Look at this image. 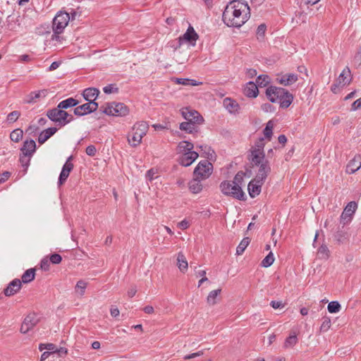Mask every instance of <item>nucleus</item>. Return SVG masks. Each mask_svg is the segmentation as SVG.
Listing matches in <instances>:
<instances>
[{
	"label": "nucleus",
	"instance_id": "nucleus-4",
	"mask_svg": "<svg viewBox=\"0 0 361 361\" xmlns=\"http://www.w3.org/2000/svg\"><path fill=\"white\" fill-rule=\"evenodd\" d=\"M221 192L238 200H245V195L242 188H238L232 181L224 180L219 185Z\"/></svg>",
	"mask_w": 361,
	"mask_h": 361
},
{
	"label": "nucleus",
	"instance_id": "nucleus-14",
	"mask_svg": "<svg viewBox=\"0 0 361 361\" xmlns=\"http://www.w3.org/2000/svg\"><path fill=\"white\" fill-rule=\"evenodd\" d=\"M181 114L187 121L186 122H193L200 124L204 121L203 117L197 111L190 110L188 108L183 109L181 110Z\"/></svg>",
	"mask_w": 361,
	"mask_h": 361
},
{
	"label": "nucleus",
	"instance_id": "nucleus-31",
	"mask_svg": "<svg viewBox=\"0 0 361 361\" xmlns=\"http://www.w3.org/2000/svg\"><path fill=\"white\" fill-rule=\"evenodd\" d=\"M197 124L198 123L193 122H183L180 124L179 128L187 133L192 134L198 132Z\"/></svg>",
	"mask_w": 361,
	"mask_h": 361
},
{
	"label": "nucleus",
	"instance_id": "nucleus-23",
	"mask_svg": "<svg viewBox=\"0 0 361 361\" xmlns=\"http://www.w3.org/2000/svg\"><path fill=\"white\" fill-rule=\"evenodd\" d=\"M223 105L230 114H237L240 109L238 103L229 97H226L224 99Z\"/></svg>",
	"mask_w": 361,
	"mask_h": 361
},
{
	"label": "nucleus",
	"instance_id": "nucleus-61",
	"mask_svg": "<svg viewBox=\"0 0 361 361\" xmlns=\"http://www.w3.org/2000/svg\"><path fill=\"white\" fill-rule=\"evenodd\" d=\"M44 348H46V349H47V350H50V351H51V352H50V353H51V354H54V353H56V351H54V350H55V349H56V346H55V345H54V344H53V343H47V344H45V345H44Z\"/></svg>",
	"mask_w": 361,
	"mask_h": 361
},
{
	"label": "nucleus",
	"instance_id": "nucleus-50",
	"mask_svg": "<svg viewBox=\"0 0 361 361\" xmlns=\"http://www.w3.org/2000/svg\"><path fill=\"white\" fill-rule=\"evenodd\" d=\"M266 25L264 24H261L258 26L257 30V36L258 39H263L265 32H266Z\"/></svg>",
	"mask_w": 361,
	"mask_h": 361
},
{
	"label": "nucleus",
	"instance_id": "nucleus-45",
	"mask_svg": "<svg viewBox=\"0 0 361 361\" xmlns=\"http://www.w3.org/2000/svg\"><path fill=\"white\" fill-rule=\"evenodd\" d=\"M341 307L338 302L331 301L328 304L327 309L330 313L338 312Z\"/></svg>",
	"mask_w": 361,
	"mask_h": 361
},
{
	"label": "nucleus",
	"instance_id": "nucleus-17",
	"mask_svg": "<svg viewBox=\"0 0 361 361\" xmlns=\"http://www.w3.org/2000/svg\"><path fill=\"white\" fill-rule=\"evenodd\" d=\"M284 88L275 86H270L266 90V95L268 99L272 103L278 102L281 94H283Z\"/></svg>",
	"mask_w": 361,
	"mask_h": 361
},
{
	"label": "nucleus",
	"instance_id": "nucleus-12",
	"mask_svg": "<svg viewBox=\"0 0 361 361\" xmlns=\"http://www.w3.org/2000/svg\"><path fill=\"white\" fill-rule=\"evenodd\" d=\"M197 39V34L195 31L194 28L190 25L184 35L178 39L177 47H180L185 42H188L192 45H195Z\"/></svg>",
	"mask_w": 361,
	"mask_h": 361
},
{
	"label": "nucleus",
	"instance_id": "nucleus-28",
	"mask_svg": "<svg viewBox=\"0 0 361 361\" xmlns=\"http://www.w3.org/2000/svg\"><path fill=\"white\" fill-rule=\"evenodd\" d=\"M202 180L203 179H200V178L194 176V178L189 182V189L192 193L197 194L202 191V185L201 183V180Z\"/></svg>",
	"mask_w": 361,
	"mask_h": 361
},
{
	"label": "nucleus",
	"instance_id": "nucleus-32",
	"mask_svg": "<svg viewBox=\"0 0 361 361\" xmlns=\"http://www.w3.org/2000/svg\"><path fill=\"white\" fill-rule=\"evenodd\" d=\"M177 266L182 273H185L188 268V263L183 252H180L177 255Z\"/></svg>",
	"mask_w": 361,
	"mask_h": 361
},
{
	"label": "nucleus",
	"instance_id": "nucleus-24",
	"mask_svg": "<svg viewBox=\"0 0 361 361\" xmlns=\"http://www.w3.org/2000/svg\"><path fill=\"white\" fill-rule=\"evenodd\" d=\"M99 94V90L94 87H88L83 91V97L88 102H95Z\"/></svg>",
	"mask_w": 361,
	"mask_h": 361
},
{
	"label": "nucleus",
	"instance_id": "nucleus-49",
	"mask_svg": "<svg viewBox=\"0 0 361 361\" xmlns=\"http://www.w3.org/2000/svg\"><path fill=\"white\" fill-rule=\"evenodd\" d=\"M20 116V113L18 111H13L11 112L7 116V121L10 123H13L16 121L19 116Z\"/></svg>",
	"mask_w": 361,
	"mask_h": 361
},
{
	"label": "nucleus",
	"instance_id": "nucleus-26",
	"mask_svg": "<svg viewBox=\"0 0 361 361\" xmlns=\"http://www.w3.org/2000/svg\"><path fill=\"white\" fill-rule=\"evenodd\" d=\"M36 143L33 140H25L20 150L23 155L32 156L35 152Z\"/></svg>",
	"mask_w": 361,
	"mask_h": 361
},
{
	"label": "nucleus",
	"instance_id": "nucleus-9",
	"mask_svg": "<svg viewBox=\"0 0 361 361\" xmlns=\"http://www.w3.org/2000/svg\"><path fill=\"white\" fill-rule=\"evenodd\" d=\"M357 208V204L355 202H350L344 208L343 212L341 215L340 222L343 225L348 224L351 219L353 215L355 214Z\"/></svg>",
	"mask_w": 361,
	"mask_h": 361
},
{
	"label": "nucleus",
	"instance_id": "nucleus-64",
	"mask_svg": "<svg viewBox=\"0 0 361 361\" xmlns=\"http://www.w3.org/2000/svg\"><path fill=\"white\" fill-rule=\"evenodd\" d=\"M137 293V289L135 287H131L129 288V290H128V296L129 298H133Z\"/></svg>",
	"mask_w": 361,
	"mask_h": 361
},
{
	"label": "nucleus",
	"instance_id": "nucleus-62",
	"mask_svg": "<svg viewBox=\"0 0 361 361\" xmlns=\"http://www.w3.org/2000/svg\"><path fill=\"white\" fill-rule=\"evenodd\" d=\"M110 313L113 317H116L119 315L120 311L117 307H111L110 309Z\"/></svg>",
	"mask_w": 361,
	"mask_h": 361
},
{
	"label": "nucleus",
	"instance_id": "nucleus-6",
	"mask_svg": "<svg viewBox=\"0 0 361 361\" xmlns=\"http://www.w3.org/2000/svg\"><path fill=\"white\" fill-rule=\"evenodd\" d=\"M68 116V113L62 108H59V105H57L56 108L49 109L47 111V116L51 121L56 123L59 127H63L67 125L66 118Z\"/></svg>",
	"mask_w": 361,
	"mask_h": 361
},
{
	"label": "nucleus",
	"instance_id": "nucleus-58",
	"mask_svg": "<svg viewBox=\"0 0 361 361\" xmlns=\"http://www.w3.org/2000/svg\"><path fill=\"white\" fill-rule=\"evenodd\" d=\"M11 176V173L8 171H5L3 173L0 174V184L5 182Z\"/></svg>",
	"mask_w": 361,
	"mask_h": 361
},
{
	"label": "nucleus",
	"instance_id": "nucleus-7",
	"mask_svg": "<svg viewBox=\"0 0 361 361\" xmlns=\"http://www.w3.org/2000/svg\"><path fill=\"white\" fill-rule=\"evenodd\" d=\"M213 171V166L208 160L200 161L195 167L193 176L200 179L208 178Z\"/></svg>",
	"mask_w": 361,
	"mask_h": 361
},
{
	"label": "nucleus",
	"instance_id": "nucleus-46",
	"mask_svg": "<svg viewBox=\"0 0 361 361\" xmlns=\"http://www.w3.org/2000/svg\"><path fill=\"white\" fill-rule=\"evenodd\" d=\"M353 63L355 67H359L361 65V46L357 49L353 57Z\"/></svg>",
	"mask_w": 361,
	"mask_h": 361
},
{
	"label": "nucleus",
	"instance_id": "nucleus-16",
	"mask_svg": "<svg viewBox=\"0 0 361 361\" xmlns=\"http://www.w3.org/2000/svg\"><path fill=\"white\" fill-rule=\"evenodd\" d=\"M198 156V153L196 152L181 154L178 157V163L183 166H189L197 159Z\"/></svg>",
	"mask_w": 361,
	"mask_h": 361
},
{
	"label": "nucleus",
	"instance_id": "nucleus-59",
	"mask_svg": "<svg viewBox=\"0 0 361 361\" xmlns=\"http://www.w3.org/2000/svg\"><path fill=\"white\" fill-rule=\"evenodd\" d=\"M360 107H361V98H360V99H358L355 100V101L353 103V104H352V106H351V109H352L353 111H355V110L358 109H359V108H360Z\"/></svg>",
	"mask_w": 361,
	"mask_h": 361
},
{
	"label": "nucleus",
	"instance_id": "nucleus-42",
	"mask_svg": "<svg viewBox=\"0 0 361 361\" xmlns=\"http://www.w3.org/2000/svg\"><path fill=\"white\" fill-rule=\"evenodd\" d=\"M244 180V173L242 171L238 172L233 178L232 182L238 188H242V185Z\"/></svg>",
	"mask_w": 361,
	"mask_h": 361
},
{
	"label": "nucleus",
	"instance_id": "nucleus-19",
	"mask_svg": "<svg viewBox=\"0 0 361 361\" xmlns=\"http://www.w3.org/2000/svg\"><path fill=\"white\" fill-rule=\"evenodd\" d=\"M265 181H256L255 178H254L248 184L247 190L248 193L251 197H255L261 192V189L262 185Z\"/></svg>",
	"mask_w": 361,
	"mask_h": 361
},
{
	"label": "nucleus",
	"instance_id": "nucleus-13",
	"mask_svg": "<svg viewBox=\"0 0 361 361\" xmlns=\"http://www.w3.org/2000/svg\"><path fill=\"white\" fill-rule=\"evenodd\" d=\"M98 108L97 102H87L74 109V114L82 116L95 111Z\"/></svg>",
	"mask_w": 361,
	"mask_h": 361
},
{
	"label": "nucleus",
	"instance_id": "nucleus-8",
	"mask_svg": "<svg viewBox=\"0 0 361 361\" xmlns=\"http://www.w3.org/2000/svg\"><path fill=\"white\" fill-rule=\"evenodd\" d=\"M102 111L106 115L114 116H124L129 112L128 108L123 103H111Z\"/></svg>",
	"mask_w": 361,
	"mask_h": 361
},
{
	"label": "nucleus",
	"instance_id": "nucleus-51",
	"mask_svg": "<svg viewBox=\"0 0 361 361\" xmlns=\"http://www.w3.org/2000/svg\"><path fill=\"white\" fill-rule=\"evenodd\" d=\"M61 260H62L61 256L56 253L52 254L49 257L50 262H51L52 264H58L61 263Z\"/></svg>",
	"mask_w": 361,
	"mask_h": 361
},
{
	"label": "nucleus",
	"instance_id": "nucleus-57",
	"mask_svg": "<svg viewBox=\"0 0 361 361\" xmlns=\"http://www.w3.org/2000/svg\"><path fill=\"white\" fill-rule=\"evenodd\" d=\"M270 305L274 309H279V308H282L284 307V304H283L281 301H276V300H272L270 302Z\"/></svg>",
	"mask_w": 361,
	"mask_h": 361
},
{
	"label": "nucleus",
	"instance_id": "nucleus-5",
	"mask_svg": "<svg viewBox=\"0 0 361 361\" xmlns=\"http://www.w3.org/2000/svg\"><path fill=\"white\" fill-rule=\"evenodd\" d=\"M70 20V15L66 12L59 11L56 15L53 20V31L56 39L59 38V35L63 32Z\"/></svg>",
	"mask_w": 361,
	"mask_h": 361
},
{
	"label": "nucleus",
	"instance_id": "nucleus-52",
	"mask_svg": "<svg viewBox=\"0 0 361 361\" xmlns=\"http://www.w3.org/2000/svg\"><path fill=\"white\" fill-rule=\"evenodd\" d=\"M103 91L106 94H111V93H113V92H118V88L116 87H115L114 85L110 84L109 85L105 86L103 88Z\"/></svg>",
	"mask_w": 361,
	"mask_h": 361
},
{
	"label": "nucleus",
	"instance_id": "nucleus-47",
	"mask_svg": "<svg viewBox=\"0 0 361 361\" xmlns=\"http://www.w3.org/2000/svg\"><path fill=\"white\" fill-rule=\"evenodd\" d=\"M331 325V319L329 317L324 318L320 326V331L323 332L327 331L330 329Z\"/></svg>",
	"mask_w": 361,
	"mask_h": 361
},
{
	"label": "nucleus",
	"instance_id": "nucleus-43",
	"mask_svg": "<svg viewBox=\"0 0 361 361\" xmlns=\"http://www.w3.org/2000/svg\"><path fill=\"white\" fill-rule=\"evenodd\" d=\"M269 83V77L267 75H260L256 80L257 86L265 87Z\"/></svg>",
	"mask_w": 361,
	"mask_h": 361
},
{
	"label": "nucleus",
	"instance_id": "nucleus-34",
	"mask_svg": "<svg viewBox=\"0 0 361 361\" xmlns=\"http://www.w3.org/2000/svg\"><path fill=\"white\" fill-rule=\"evenodd\" d=\"M78 104L79 102L77 99L73 97H69L60 102L58 105L59 106V108H62L64 110L70 107L76 106Z\"/></svg>",
	"mask_w": 361,
	"mask_h": 361
},
{
	"label": "nucleus",
	"instance_id": "nucleus-63",
	"mask_svg": "<svg viewBox=\"0 0 361 361\" xmlns=\"http://www.w3.org/2000/svg\"><path fill=\"white\" fill-rule=\"evenodd\" d=\"M60 66V62L58 61H54L50 66L49 67L48 71H53L56 69H57Z\"/></svg>",
	"mask_w": 361,
	"mask_h": 361
},
{
	"label": "nucleus",
	"instance_id": "nucleus-48",
	"mask_svg": "<svg viewBox=\"0 0 361 361\" xmlns=\"http://www.w3.org/2000/svg\"><path fill=\"white\" fill-rule=\"evenodd\" d=\"M87 283L85 281L80 280L77 282L75 288L80 290V295L82 296L85 294V288H87Z\"/></svg>",
	"mask_w": 361,
	"mask_h": 361
},
{
	"label": "nucleus",
	"instance_id": "nucleus-56",
	"mask_svg": "<svg viewBox=\"0 0 361 361\" xmlns=\"http://www.w3.org/2000/svg\"><path fill=\"white\" fill-rule=\"evenodd\" d=\"M190 226V223L188 220L183 219L178 224V227L182 230H185Z\"/></svg>",
	"mask_w": 361,
	"mask_h": 361
},
{
	"label": "nucleus",
	"instance_id": "nucleus-3",
	"mask_svg": "<svg viewBox=\"0 0 361 361\" xmlns=\"http://www.w3.org/2000/svg\"><path fill=\"white\" fill-rule=\"evenodd\" d=\"M149 128L148 124L145 121L136 123L132 128V135L128 137V141L130 146L137 147L141 142L142 137L146 135Z\"/></svg>",
	"mask_w": 361,
	"mask_h": 361
},
{
	"label": "nucleus",
	"instance_id": "nucleus-18",
	"mask_svg": "<svg viewBox=\"0 0 361 361\" xmlns=\"http://www.w3.org/2000/svg\"><path fill=\"white\" fill-rule=\"evenodd\" d=\"M22 286V282L18 279H15L11 281L8 286L4 289V294L6 296H12L17 293Z\"/></svg>",
	"mask_w": 361,
	"mask_h": 361
},
{
	"label": "nucleus",
	"instance_id": "nucleus-33",
	"mask_svg": "<svg viewBox=\"0 0 361 361\" xmlns=\"http://www.w3.org/2000/svg\"><path fill=\"white\" fill-rule=\"evenodd\" d=\"M193 148V143L185 140L180 142L177 147L178 152L179 154H184L188 152H194L192 150Z\"/></svg>",
	"mask_w": 361,
	"mask_h": 361
},
{
	"label": "nucleus",
	"instance_id": "nucleus-29",
	"mask_svg": "<svg viewBox=\"0 0 361 361\" xmlns=\"http://www.w3.org/2000/svg\"><path fill=\"white\" fill-rule=\"evenodd\" d=\"M57 131L55 127L48 128L42 131L38 137V142L40 144L44 143L49 137H51Z\"/></svg>",
	"mask_w": 361,
	"mask_h": 361
},
{
	"label": "nucleus",
	"instance_id": "nucleus-53",
	"mask_svg": "<svg viewBox=\"0 0 361 361\" xmlns=\"http://www.w3.org/2000/svg\"><path fill=\"white\" fill-rule=\"evenodd\" d=\"M50 267V261L47 258H44L40 262V267L44 271H48Z\"/></svg>",
	"mask_w": 361,
	"mask_h": 361
},
{
	"label": "nucleus",
	"instance_id": "nucleus-54",
	"mask_svg": "<svg viewBox=\"0 0 361 361\" xmlns=\"http://www.w3.org/2000/svg\"><path fill=\"white\" fill-rule=\"evenodd\" d=\"M85 152L87 155L93 157L96 154L97 149L94 145H91L87 147Z\"/></svg>",
	"mask_w": 361,
	"mask_h": 361
},
{
	"label": "nucleus",
	"instance_id": "nucleus-15",
	"mask_svg": "<svg viewBox=\"0 0 361 361\" xmlns=\"http://www.w3.org/2000/svg\"><path fill=\"white\" fill-rule=\"evenodd\" d=\"M71 159L72 157H69L62 167L58 180L59 185H61L66 182L71 171L73 169V164L71 162Z\"/></svg>",
	"mask_w": 361,
	"mask_h": 361
},
{
	"label": "nucleus",
	"instance_id": "nucleus-37",
	"mask_svg": "<svg viewBox=\"0 0 361 361\" xmlns=\"http://www.w3.org/2000/svg\"><path fill=\"white\" fill-rule=\"evenodd\" d=\"M250 240L249 238H247V237L244 238L240 241V243H239V245H238V247L236 248V254L238 255H242L243 253V252L245 251V250L246 249V247L250 244Z\"/></svg>",
	"mask_w": 361,
	"mask_h": 361
},
{
	"label": "nucleus",
	"instance_id": "nucleus-41",
	"mask_svg": "<svg viewBox=\"0 0 361 361\" xmlns=\"http://www.w3.org/2000/svg\"><path fill=\"white\" fill-rule=\"evenodd\" d=\"M23 132L21 129L17 128L13 130L11 135V140L15 142H18L23 137Z\"/></svg>",
	"mask_w": 361,
	"mask_h": 361
},
{
	"label": "nucleus",
	"instance_id": "nucleus-44",
	"mask_svg": "<svg viewBox=\"0 0 361 361\" xmlns=\"http://www.w3.org/2000/svg\"><path fill=\"white\" fill-rule=\"evenodd\" d=\"M274 262V257L272 252H270L262 261L261 265L263 267H270Z\"/></svg>",
	"mask_w": 361,
	"mask_h": 361
},
{
	"label": "nucleus",
	"instance_id": "nucleus-55",
	"mask_svg": "<svg viewBox=\"0 0 361 361\" xmlns=\"http://www.w3.org/2000/svg\"><path fill=\"white\" fill-rule=\"evenodd\" d=\"M30 156L23 155L20 157V161L23 166L27 167L30 162Z\"/></svg>",
	"mask_w": 361,
	"mask_h": 361
},
{
	"label": "nucleus",
	"instance_id": "nucleus-25",
	"mask_svg": "<svg viewBox=\"0 0 361 361\" xmlns=\"http://www.w3.org/2000/svg\"><path fill=\"white\" fill-rule=\"evenodd\" d=\"M244 94L250 98H255L257 97L259 91L257 85L253 82H248L244 90Z\"/></svg>",
	"mask_w": 361,
	"mask_h": 361
},
{
	"label": "nucleus",
	"instance_id": "nucleus-30",
	"mask_svg": "<svg viewBox=\"0 0 361 361\" xmlns=\"http://www.w3.org/2000/svg\"><path fill=\"white\" fill-rule=\"evenodd\" d=\"M350 71L349 68L346 67L342 71V73L339 75L337 82L338 85H341V86H345L347 84H349L350 82Z\"/></svg>",
	"mask_w": 361,
	"mask_h": 361
},
{
	"label": "nucleus",
	"instance_id": "nucleus-36",
	"mask_svg": "<svg viewBox=\"0 0 361 361\" xmlns=\"http://www.w3.org/2000/svg\"><path fill=\"white\" fill-rule=\"evenodd\" d=\"M35 276V269H29L26 270L22 276L21 282L24 283H30L34 280Z\"/></svg>",
	"mask_w": 361,
	"mask_h": 361
},
{
	"label": "nucleus",
	"instance_id": "nucleus-38",
	"mask_svg": "<svg viewBox=\"0 0 361 361\" xmlns=\"http://www.w3.org/2000/svg\"><path fill=\"white\" fill-rule=\"evenodd\" d=\"M221 289L212 290L207 298V302L210 305H214L216 303V298L218 295L221 293Z\"/></svg>",
	"mask_w": 361,
	"mask_h": 361
},
{
	"label": "nucleus",
	"instance_id": "nucleus-35",
	"mask_svg": "<svg viewBox=\"0 0 361 361\" xmlns=\"http://www.w3.org/2000/svg\"><path fill=\"white\" fill-rule=\"evenodd\" d=\"M298 339L295 332H291L290 336L285 340L283 348H289L293 347L298 343Z\"/></svg>",
	"mask_w": 361,
	"mask_h": 361
},
{
	"label": "nucleus",
	"instance_id": "nucleus-39",
	"mask_svg": "<svg viewBox=\"0 0 361 361\" xmlns=\"http://www.w3.org/2000/svg\"><path fill=\"white\" fill-rule=\"evenodd\" d=\"M317 255L319 259H327L329 257V250L326 245H322L317 251Z\"/></svg>",
	"mask_w": 361,
	"mask_h": 361
},
{
	"label": "nucleus",
	"instance_id": "nucleus-2",
	"mask_svg": "<svg viewBox=\"0 0 361 361\" xmlns=\"http://www.w3.org/2000/svg\"><path fill=\"white\" fill-rule=\"evenodd\" d=\"M264 138L261 137L255 142L254 145H252L248 151L247 159L252 168L263 162L269 161L265 158L264 151Z\"/></svg>",
	"mask_w": 361,
	"mask_h": 361
},
{
	"label": "nucleus",
	"instance_id": "nucleus-11",
	"mask_svg": "<svg viewBox=\"0 0 361 361\" xmlns=\"http://www.w3.org/2000/svg\"><path fill=\"white\" fill-rule=\"evenodd\" d=\"M257 167L256 171L255 180L256 181H265L268 175L271 173V166L269 161L263 162L259 165L255 166Z\"/></svg>",
	"mask_w": 361,
	"mask_h": 361
},
{
	"label": "nucleus",
	"instance_id": "nucleus-20",
	"mask_svg": "<svg viewBox=\"0 0 361 361\" xmlns=\"http://www.w3.org/2000/svg\"><path fill=\"white\" fill-rule=\"evenodd\" d=\"M298 79L296 74L294 73H286L281 75H278L276 80L279 83L283 86H289L295 83Z\"/></svg>",
	"mask_w": 361,
	"mask_h": 361
},
{
	"label": "nucleus",
	"instance_id": "nucleus-27",
	"mask_svg": "<svg viewBox=\"0 0 361 361\" xmlns=\"http://www.w3.org/2000/svg\"><path fill=\"white\" fill-rule=\"evenodd\" d=\"M47 90H41L30 92L27 99V103H35L42 98H45L47 95Z\"/></svg>",
	"mask_w": 361,
	"mask_h": 361
},
{
	"label": "nucleus",
	"instance_id": "nucleus-1",
	"mask_svg": "<svg viewBox=\"0 0 361 361\" xmlns=\"http://www.w3.org/2000/svg\"><path fill=\"white\" fill-rule=\"evenodd\" d=\"M250 18V8L247 3L241 0L230 1L226 6L222 19L228 27H240Z\"/></svg>",
	"mask_w": 361,
	"mask_h": 361
},
{
	"label": "nucleus",
	"instance_id": "nucleus-10",
	"mask_svg": "<svg viewBox=\"0 0 361 361\" xmlns=\"http://www.w3.org/2000/svg\"><path fill=\"white\" fill-rule=\"evenodd\" d=\"M39 319L35 313H30L27 314L20 326V332L22 334H26L29 331L32 330L38 323Z\"/></svg>",
	"mask_w": 361,
	"mask_h": 361
},
{
	"label": "nucleus",
	"instance_id": "nucleus-21",
	"mask_svg": "<svg viewBox=\"0 0 361 361\" xmlns=\"http://www.w3.org/2000/svg\"><path fill=\"white\" fill-rule=\"evenodd\" d=\"M361 167V156L356 154L347 164L346 172L348 173H354Z\"/></svg>",
	"mask_w": 361,
	"mask_h": 361
},
{
	"label": "nucleus",
	"instance_id": "nucleus-22",
	"mask_svg": "<svg viewBox=\"0 0 361 361\" xmlns=\"http://www.w3.org/2000/svg\"><path fill=\"white\" fill-rule=\"evenodd\" d=\"M293 101V95L289 92L288 90L284 89L283 94H281L280 99L278 101L280 107L282 109H287Z\"/></svg>",
	"mask_w": 361,
	"mask_h": 361
},
{
	"label": "nucleus",
	"instance_id": "nucleus-40",
	"mask_svg": "<svg viewBox=\"0 0 361 361\" xmlns=\"http://www.w3.org/2000/svg\"><path fill=\"white\" fill-rule=\"evenodd\" d=\"M273 128L274 123L272 121H269L266 125L265 128L263 130V133L264 135L265 138L268 139L269 140H270L272 137Z\"/></svg>",
	"mask_w": 361,
	"mask_h": 361
},
{
	"label": "nucleus",
	"instance_id": "nucleus-60",
	"mask_svg": "<svg viewBox=\"0 0 361 361\" xmlns=\"http://www.w3.org/2000/svg\"><path fill=\"white\" fill-rule=\"evenodd\" d=\"M190 80L188 78H176V83L183 85H189Z\"/></svg>",
	"mask_w": 361,
	"mask_h": 361
}]
</instances>
